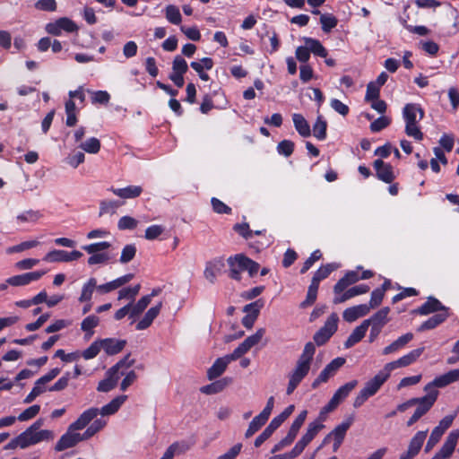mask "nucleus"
Wrapping results in <instances>:
<instances>
[{
	"instance_id": "1",
	"label": "nucleus",
	"mask_w": 459,
	"mask_h": 459,
	"mask_svg": "<svg viewBox=\"0 0 459 459\" xmlns=\"http://www.w3.org/2000/svg\"><path fill=\"white\" fill-rule=\"evenodd\" d=\"M316 352V347L312 342L306 343L302 353L298 358L294 368L288 374V385L286 393L291 394L302 380L308 375Z\"/></svg>"
},
{
	"instance_id": "2",
	"label": "nucleus",
	"mask_w": 459,
	"mask_h": 459,
	"mask_svg": "<svg viewBox=\"0 0 459 459\" xmlns=\"http://www.w3.org/2000/svg\"><path fill=\"white\" fill-rule=\"evenodd\" d=\"M55 437L53 431L48 429L32 430L27 429L22 432L15 438L12 439L6 446L5 449H15L20 447L22 449L27 448L30 446L37 445L43 441H51Z\"/></svg>"
},
{
	"instance_id": "3",
	"label": "nucleus",
	"mask_w": 459,
	"mask_h": 459,
	"mask_svg": "<svg viewBox=\"0 0 459 459\" xmlns=\"http://www.w3.org/2000/svg\"><path fill=\"white\" fill-rule=\"evenodd\" d=\"M424 111L419 104L409 103L403 107V117L405 121V134L416 141L423 139L419 122L423 118Z\"/></svg>"
},
{
	"instance_id": "4",
	"label": "nucleus",
	"mask_w": 459,
	"mask_h": 459,
	"mask_svg": "<svg viewBox=\"0 0 459 459\" xmlns=\"http://www.w3.org/2000/svg\"><path fill=\"white\" fill-rule=\"evenodd\" d=\"M390 374L383 368L373 378L368 380L365 386L355 397L353 406L359 408L371 396L375 395L384 383L389 378Z\"/></svg>"
},
{
	"instance_id": "5",
	"label": "nucleus",
	"mask_w": 459,
	"mask_h": 459,
	"mask_svg": "<svg viewBox=\"0 0 459 459\" xmlns=\"http://www.w3.org/2000/svg\"><path fill=\"white\" fill-rule=\"evenodd\" d=\"M111 247L108 241H101L82 246V248L91 255L88 258V264H106L110 260V255L106 250Z\"/></svg>"
},
{
	"instance_id": "6",
	"label": "nucleus",
	"mask_w": 459,
	"mask_h": 459,
	"mask_svg": "<svg viewBox=\"0 0 459 459\" xmlns=\"http://www.w3.org/2000/svg\"><path fill=\"white\" fill-rule=\"evenodd\" d=\"M353 417L350 416L341 424L337 425L323 440V445L327 444L330 440H333V451L337 452L342 446L346 433L350 427L353 423Z\"/></svg>"
},
{
	"instance_id": "7",
	"label": "nucleus",
	"mask_w": 459,
	"mask_h": 459,
	"mask_svg": "<svg viewBox=\"0 0 459 459\" xmlns=\"http://www.w3.org/2000/svg\"><path fill=\"white\" fill-rule=\"evenodd\" d=\"M339 317L337 314L333 313L322 326L314 335V341L317 345L325 344L330 337L336 332L338 326Z\"/></svg>"
},
{
	"instance_id": "8",
	"label": "nucleus",
	"mask_w": 459,
	"mask_h": 459,
	"mask_svg": "<svg viewBox=\"0 0 459 459\" xmlns=\"http://www.w3.org/2000/svg\"><path fill=\"white\" fill-rule=\"evenodd\" d=\"M77 24L67 17H62L55 22L47 23L45 30L48 34L54 36L61 35L62 31L76 32L78 30Z\"/></svg>"
},
{
	"instance_id": "9",
	"label": "nucleus",
	"mask_w": 459,
	"mask_h": 459,
	"mask_svg": "<svg viewBox=\"0 0 459 459\" xmlns=\"http://www.w3.org/2000/svg\"><path fill=\"white\" fill-rule=\"evenodd\" d=\"M423 351V347L412 350L398 359L386 363L384 368L389 374H391V372L396 368H405L413 364L421 356Z\"/></svg>"
},
{
	"instance_id": "10",
	"label": "nucleus",
	"mask_w": 459,
	"mask_h": 459,
	"mask_svg": "<svg viewBox=\"0 0 459 459\" xmlns=\"http://www.w3.org/2000/svg\"><path fill=\"white\" fill-rule=\"evenodd\" d=\"M459 439V429L452 430L446 438L441 448L431 459H449L455 451Z\"/></svg>"
},
{
	"instance_id": "11",
	"label": "nucleus",
	"mask_w": 459,
	"mask_h": 459,
	"mask_svg": "<svg viewBox=\"0 0 459 459\" xmlns=\"http://www.w3.org/2000/svg\"><path fill=\"white\" fill-rule=\"evenodd\" d=\"M428 429L418 431L410 440L408 449L399 459H413L420 451L427 437Z\"/></svg>"
},
{
	"instance_id": "12",
	"label": "nucleus",
	"mask_w": 459,
	"mask_h": 459,
	"mask_svg": "<svg viewBox=\"0 0 459 459\" xmlns=\"http://www.w3.org/2000/svg\"><path fill=\"white\" fill-rule=\"evenodd\" d=\"M82 253L78 250L67 252L65 250L55 249L46 254L43 260L48 263H61L78 260Z\"/></svg>"
},
{
	"instance_id": "13",
	"label": "nucleus",
	"mask_w": 459,
	"mask_h": 459,
	"mask_svg": "<svg viewBox=\"0 0 459 459\" xmlns=\"http://www.w3.org/2000/svg\"><path fill=\"white\" fill-rule=\"evenodd\" d=\"M459 380V369H453L448 371L446 374H443L439 377H437L433 381L429 383L424 390L425 391H430V390H436L435 388H442L445 387L454 382H456Z\"/></svg>"
},
{
	"instance_id": "14",
	"label": "nucleus",
	"mask_w": 459,
	"mask_h": 459,
	"mask_svg": "<svg viewBox=\"0 0 459 459\" xmlns=\"http://www.w3.org/2000/svg\"><path fill=\"white\" fill-rule=\"evenodd\" d=\"M75 429L68 428L67 431L60 437L55 446V450L57 452L64 451L67 448L74 447L80 441H83L80 433H76Z\"/></svg>"
},
{
	"instance_id": "15",
	"label": "nucleus",
	"mask_w": 459,
	"mask_h": 459,
	"mask_svg": "<svg viewBox=\"0 0 459 459\" xmlns=\"http://www.w3.org/2000/svg\"><path fill=\"white\" fill-rule=\"evenodd\" d=\"M427 394L420 398H415L417 401V409L415 410V413L421 418L425 415L434 405L437 401L438 392L437 390L426 391Z\"/></svg>"
},
{
	"instance_id": "16",
	"label": "nucleus",
	"mask_w": 459,
	"mask_h": 459,
	"mask_svg": "<svg viewBox=\"0 0 459 459\" xmlns=\"http://www.w3.org/2000/svg\"><path fill=\"white\" fill-rule=\"evenodd\" d=\"M324 428V425L319 421H313L308 424L306 433L302 436L299 441L295 445L296 449L299 454L303 452L305 447L314 439L318 432Z\"/></svg>"
},
{
	"instance_id": "17",
	"label": "nucleus",
	"mask_w": 459,
	"mask_h": 459,
	"mask_svg": "<svg viewBox=\"0 0 459 459\" xmlns=\"http://www.w3.org/2000/svg\"><path fill=\"white\" fill-rule=\"evenodd\" d=\"M263 307L262 300L258 299L253 303L247 304L244 307L243 311L247 315L242 318V325L250 329L253 327L255 320L258 317L260 309Z\"/></svg>"
},
{
	"instance_id": "18",
	"label": "nucleus",
	"mask_w": 459,
	"mask_h": 459,
	"mask_svg": "<svg viewBox=\"0 0 459 459\" xmlns=\"http://www.w3.org/2000/svg\"><path fill=\"white\" fill-rule=\"evenodd\" d=\"M45 273V271L26 273L8 278L7 282L12 286H24L39 280Z\"/></svg>"
},
{
	"instance_id": "19",
	"label": "nucleus",
	"mask_w": 459,
	"mask_h": 459,
	"mask_svg": "<svg viewBox=\"0 0 459 459\" xmlns=\"http://www.w3.org/2000/svg\"><path fill=\"white\" fill-rule=\"evenodd\" d=\"M243 260H246V256L241 254L230 256L228 259L230 278L237 281L240 280L241 273L246 271V261Z\"/></svg>"
},
{
	"instance_id": "20",
	"label": "nucleus",
	"mask_w": 459,
	"mask_h": 459,
	"mask_svg": "<svg viewBox=\"0 0 459 459\" xmlns=\"http://www.w3.org/2000/svg\"><path fill=\"white\" fill-rule=\"evenodd\" d=\"M373 167L377 171V177L383 182L391 183L394 179L395 176L392 165L378 159L374 161Z\"/></svg>"
},
{
	"instance_id": "21",
	"label": "nucleus",
	"mask_w": 459,
	"mask_h": 459,
	"mask_svg": "<svg viewBox=\"0 0 459 459\" xmlns=\"http://www.w3.org/2000/svg\"><path fill=\"white\" fill-rule=\"evenodd\" d=\"M390 308L385 307L376 312L370 318L365 319L364 325L368 328L369 326L383 329V327L389 322L388 314Z\"/></svg>"
},
{
	"instance_id": "22",
	"label": "nucleus",
	"mask_w": 459,
	"mask_h": 459,
	"mask_svg": "<svg viewBox=\"0 0 459 459\" xmlns=\"http://www.w3.org/2000/svg\"><path fill=\"white\" fill-rule=\"evenodd\" d=\"M369 312L370 307H368L367 304H360L346 308L342 313V317L346 322L352 323L358 318L367 316Z\"/></svg>"
},
{
	"instance_id": "23",
	"label": "nucleus",
	"mask_w": 459,
	"mask_h": 459,
	"mask_svg": "<svg viewBox=\"0 0 459 459\" xmlns=\"http://www.w3.org/2000/svg\"><path fill=\"white\" fill-rule=\"evenodd\" d=\"M99 414V409L90 408L84 411L79 418L70 425L71 429L80 430L84 429Z\"/></svg>"
},
{
	"instance_id": "24",
	"label": "nucleus",
	"mask_w": 459,
	"mask_h": 459,
	"mask_svg": "<svg viewBox=\"0 0 459 459\" xmlns=\"http://www.w3.org/2000/svg\"><path fill=\"white\" fill-rule=\"evenodd\" d=\"M101 349L105 351L108 355H115L120 352L126 346V342L125 340H119L115 338L101 339Z\"/></svg>"
},
{
	"instance_id": "25",
	"label": "nucleus",
	"mask_w": 459,
	"mask_h": 459,
	"mask_svg": "<svg viewBox=\"0 0 459 459\" xmlns=\"http://www.w3.org/2000/svg\"><path fill=\"white\" fill-rule=\"evenodd\" d=\"M162 307V303L159 302L156 306L152 307L144 314L143 317L137 323L136 329L141 331L147 329L158 316Z\"/></svg>"
},
{
	"instance_id": "26",
	"label": "nucleus",
	"mask_w": 459,
	"mask_h": 459,
	"mask_svg": "<svg viewBox=\"0 0 459 459\" xmlns=\"http://www.w3.org/2000/svg\"><path fill=\"white\" fill-rule=\"evenodd\" d=\"M115 195L123 199H134L141 195L143 187L141 186H127L123 188L110 187L109 189Z\"/></svg>"
},
{
	"instance_id": "27",
	"label": "nucleus",
	"mask_w": 459,
	"mask_h": 459,
	"mask_svg": "<svg viewBox=\"0 0 459 459\" xmlns=\"http://www.w3.org/2000/svg\"><path fill=\"white\" fill-rule=\"evenodd\" d=\"M230 363V362L225 356L218 358L214 361L212 366L210 368H208V370H207L208 379L213 380V379L221 377L224 373V371L226 370V368Z\"/></svg>"
},
{
	"instance_id": "28",
	"label": "nucleus",
	"mask_w": 459,
	"mask_h": 459,
	"mask_svg": "<svg viewBox=\"0 0 459 459\" xmlns=\"http://www.w3.org/2000/svg\"><path fill=\"white\" fill-rule=\"evenodd\" d=\"M224 267L222 259L217 258L206 264L204 276L210 281L213 282L216 277L221 273Z\"/></svg>"
},
{
	"instance_id": "29",
	"label": "nucleus",
	"mask_w": 459,
	"mask_h": 459,
	"mask_svg": "<svg viewBox=\"0 0 459 459\" xmlns=\"http://www.w3.org/2000/svg\"><path fill=\"white\" fill-rule=\"evenodd\" d=\"M359 280V275L356 271H349L336 282L333 287V292H342L350 285L357 282Z\"/></svg>"
},
{
	"instance_id": "30",
	"label": "nucleus",
	"mask_w": 459,
	"mask_h": 459,
	"mask_svg": "<svg viewBox=\"0 0 459 459\" xmlns=\"http://www.w3.org/2000/svg\"><path fill=\"white\" fill-rule=\"evenodd\" d=\"M437 311H446V307L435 298H429L428 300L416 309L420 315H429Z\"/></svg>"
},
{
	"instance_id": "31",
	"label": "nucleus",
	"mask_w": 459,
	"mask_h": 459,
	"mask_svg": "<svg viewBox=\"0 0 459 459\" xmlns=\"http://www.w3.org/2000/svg\"><path fill=\"white\" fill-rule=\"evenodd\" d=\"M232 379L230 377H223L214 382L203 386V393L206 394H214L222 392L229 385H230Z\"/></svg>"
},
{
	"instance_id": "32",
	"label": "nucleus",
	"mask_w": 459,
	"mask_h": 459,
	"mask_svg": "<svg viewBox=\"0 0 459 459\" xmlns=\"http://www.w3.org/2000/svg\"><path fill=\"white\" fill-rule=\"evenodd\" d=\"M118 379L119 374L117 372L111 373L110 368L107 372V377L99 383L97 390L104 393L109 392L117 385Z\"/></svg>"
},
{
	"instance_id": "33",
	"label": "nucleus",
	"mask_w": 459,
	"mask_h": 459,
	"mask_svg": "<svg viewBox=\"0 0 459 459\" xmlns=\"http://www.w3.org/2000/svg\"><path fill=\"white\" fill-rule=\"evenodd\" d=\"M368 329V328L364 325V322H362L359 325H358L352 331V333L347 338V340L344 342V347L346 349H349V348L354 346L359 342H360L363 339V337L365 336Z\"/></svg>"
},
{
	"instance_id": "34",
	"label": "nucleus",
	"mask_w": 459,
	"mask_h": 459,
	"mask_svg": "<svg viewBox=\"0 0 459 459\" xmlns=\"http://www.w3.org/2000/svg\"><path fill=\"white\" fill-rule=\"evenodd\" d=\"M100 324L99 316L90 315L86 316L81 323V330L85 333V339H90L94 334L93 329Z\"/></svg>"
},
{
	"instance_id": "35",
	"label": "nucleus",
	"mask_w": 459,
	"mask_h": 459,
	"mask_svg": "<svg viewBox=\"0 0 459 459\" xmlns=\"http://www.w3.org/2000/svg\"><path fill=\"white\" fill-rule=\"evenodd\" d=\"M126 395H120L114 398L110 403L99 410V413H100L102 416H108L116 413L121 405L126 402Z\"/></svg>"
},
{
	"instance_id": "36",
	"label": "nucleus",
	"mask_w": 459,
	"mask_h": 459,
	"mask_svg": "<svg viewBox=\"0 0 459 459\" xmlns=\"http://www.w3.org/2000/svg\"><path fill=\"white\" fill-rule=\"evenodd\" d=\"M292 120L295 126V129L298 133L303 137H308L311 134V129L305 119V117L301 114L295 113L292 115Z\"/></svg>"
},
{
	"instance_id": "37",
	"label": "nucleus",
	"mask_w": 459,
	"mask_h": 459,
	"mask_svg": "<svg viewBox=\"0 0 459 459\" xmlns=\"http://www.w3.org/2000/svg\"><path fill=\"white\" fill-rule=\"evenodd\" d=\"M42 213L37 210H27L19 213L15 220L18 225L24 223H36L39 219L42 218Z\"/></svg>"
},
{
	"instance_id": "38",
	"label": "nucleus",
	"mask_w": 459,
	"mask_h": 459,
	"mask_svg": "<svg viewBox=\"0 0 459 459\" xmlns=\"http://www.w3.org/2000/svg\"><path fill=\"white\" fill-rule=\"evenodd\" d=\"M97 280L90 278L82 287L81 295L78 298L79 302H89L91 300L92 294L97 290Z\"/></svg>"
},
{
	"instance_id": "39",
	"label": "nucleus",
	"mask_w": 459,
	"mask_h": 459,
	"mask_svg": "<svg viewBox=\"0 0 459 459\" xmlns=\"http://www.w3.org/2000/svg\"><path fill=\"white\" fill-rule=\"evenodd\" d=\"M358 381L351 380L345 385H342L337 391L333 394V399L337 402V403H341L349 394L357 386Z\"/></svg>"
},
{
	"instance_id": "40",
	"label": "nucleus",
	"mask_w": 459,
	"mask_h": 459,
	"mask_svg": "<svg viewBox=\"0 0 459 459\" xmlns=\"http://www.w3.org/2000/svg\"><path fill=\"white\" fill-rule=\"evenodd\" d=\"M448 316L446 311L436 314L426 320L419 328V331L430 330L443 323Z\"/></svg>"
},
{
	"instance_id": "41",
	"label": "nucleus",
	"mask_w": 459,
	"mask_h": 459,
	"mask_svg": "<svg viewBox=\"0 0 459 459\" xmlns=\"http://www.w3.org/2000/svg\"><path fill=\"white\" fill-rule=\"evenodd\" d=\"M337 268L336 265L333 264H327L325 265L321 266L314 274L311 282L319 286V283L322 280L327 278L329 274Z\"/></svg>"
},
{
	"instance_id": "42",
	"label": "nucleus",
	"mask_w": 459,
	"mask_h": 459,
	"mask_svg": "<svg viewBox=\"0 0 459 459\" xmlns=\"http://www.w3.org/2000/svg\"><path fill=\"white\" fill-rule=\"evenodd\" d=\"M304 40L306 45L308 46L310 52L313 54L321 57L327 56V50L319 40L311 38H305Z\"/></svg>"
},
{
	"instance_id": "43",
	"label": "nucleus",
	"mask_w": 459,
	"mask_h": 459,
	"mask_svg": "<svg viewBox=\"0 0 459 459\" xmlns=\"http://www.w3.org/2000/svg\"><path fill=\"white\" fill-rule=\"evenodd\" d=\"M268 420L262 416L260 413L256 415L249 423L248 429L246 431L245 437L247 438L252 437L257 432Z\"/></svg>"
},
{
	"instance_id": "44",
	"label": "nucleus",
	"mask_w": 459,
	"mask_h": 459,
	"mask_svg": "<svg viewBox=\"0 0 459 459\" xmlns=\"http://www.w3.org/2000/svg\"><path fill=\"white\" fill-rule=\"evenodd\" d=\"M327 123L322 116H318L313 126V134L318 140H325L326 137Z\"/></svg>"
},
{
	"instance_id": "45",
	"label": "nucleus",
	"mask_w": 459,
	"mask_h": 459,
	"mask_svg": "<svg viewBox=\"0 0 459 459\" xmlns=\"http://www.w3.org/2000/svg\"><path fill=\"white\" fill-rule=\"evenodd\" d=\"M133 303V301L131 302ZM150 304V297H142L135 304H132L130 307V317L134 318L141 315Z\"/></svg>"
},
{
	"instance_id": "46",
	"label": "nucleus",
	"mask_w": 459,
	"mask_h": 459,
	"mask_svg": "<svg viewBox=\"0 0 459 459\" xmlns=\"http://www.w3.org/2000/svg\"><path fill=\"white\" fill-rule=\"evenodd\" d=\"M106 420L102 419L95 420L84 431L83 434H81L82 440H87L92 436H94L97 432L102 429L106 426Z\"/></svg>"
},
{
	"instance_id": "47",
	"label": "nucleus",
	"mask_w": 459,
	"mask_h": 459,
	"mask_svg": "<svg viewBox=\"0 0 459 459\" xmlns=\"http://www.w3.org/2000/svg\"><path fill=\"white\" fill-rule=\"evenodd\" d=\"M141 290V285L136 284L133 287L123 288L118 291L117 299H129L132 301L134 300L135 297L138 295Z\"/></svg>"
},
{
	"instance_id": "48",
	"label": "nucleus",
	"mask_w": 459,
	"mask_h": 459,
	"mask_svg": "<svg viewBox=\"0 0 459 459\" xmlns=\"http://www.w3.org/2000/svg\"><path fill=\"white\" fill-rule=\"evenodd\" d=\"M79 147L88 153L96 154L100 150V142L96 137H91L82 142Z\"/></svg>"
},
{
	"instance_id": "49",
	"label": "nucleus",
	"mask_w": 459,
	"mask_h": 459,
	"mask_svg": "<svg viewBox=\"0 0 459 459\" xmlns=\"http://www.w3.org/2000/svg\"><path fill=\"white\" fill-rule=\"evenodd\" d=\"M166 19L172 24H179L182 17L178 7L173 4H169L165 9Z\"/></svg>"
},
{
	"instance_id": "50",
	"label": "nucleus",
	"mask_w": 459,
	"mask_h": 459,
	"mask_svg": "<svg viewBox=\"0 0 459 459\" xmlns=\"http://www.w3.org/2000/svg\"><path fill=\"white\" fill-rule=\"evenodd\" d=\"M121 204L116 200H103L100 204V215L114 213Z\"/></svg>"
},
{
	"instance_id": "51",
	"label": "nucleus",
	"mask_w": 459,
	"mask_h": 459,
	"mask_svg": "<svg viewBox=\"0 0 459 459\" xmlns=\"http://www.w3.org/2000/svg\"><path fill=\"white\" fill-rule=\"evenodd\" d=\"M264 333H265V329L259 328L256 330V332L254 334L246 338L243 342L246 345V347L247 348V350L249 351L252 347H254L255 345L261 342V340L263 339Z\"/></svg>"
},
{
	"instance_id": "52",
	"label": "nucleus",
	"mask_w": 459,
	"mask_h": 459,
	"mask_svg": "<svg viewBox=\"0 0 459 459\" xmlns=\"http://www.w3.org/2000/svg\"><path fill=\"white\" fill-rule=\"evenodd\" d=\"M443 435L444 433H442L439 429L434 428L425 446V452L429 453L434 448V446L439 442Z\"/></svg>"
},
{
	"instance_id": "53",
	"label": "nucleus",
	"mask_w": 459,
	"mask_h": 459,
	"mask_svg": "<svg viewBox=\"0 0 459 459\" xmlns=\"http://www.w3.org/2000/svg\"><path fill=\"white\" fill-rule=\"evenodd\" d=\"M136 254V247L133 244L126 245L121 252L119 262L127 264L134 259Z\"/></svg>"
},
{
	"instance_id": "54",
	"label": "nucleus",
	"mask_w": 459,
	"mask_h": 459,
	"mask_svg": "<svg viewBox=\"0 0 459 459\" xmlns=\"http://www.w3.org/2000/svg\"><path fill=\"white\" fill-rule=\"evenodd\" d=\"M101 350L100 340L94 341L86 350L83 351L82 356L85 359H91L95 358Z\"/></svg>"
},
{
	"instance_id": "55",
	"label": "nucleus",
	"mask_w": 459,
	"mask_h": 459,
	"mask_svg": "<svg viewBox=\"0 0 459 459\" xmlns=\"http://www.w3.org/2000/svg\"><path fill=\"white\" fill-rule=\"evenodd\" d=\"M318 288H319V286H317L312 282L310 283L308 290H307L306 299L300 304L301 307H307L314 304V302L316 301V297H317Z\"/></svg>"
},
{
	"instance_id": "56",
	"label": "nucleus",
	"mask_w": 459,
	"mask_h": 459,
	"mask_svg": "<svg viewBox=\"0 0 459 459\" xmlns=\"http://www.w3.org/2000/svg\"><path fill=\"white\" fill-rule=\"evenodd\" d=\"M345 359L342 357L335 358L329 364L325 367V371L329 375V377H333L338 371L340 368H342L345 363Z\"/></svg>"
},
{
	"instance_id": "57",
	"label": "nucleus",
	"mask_w": 459,
	"mask_h": 459,
	"mask_svg": "<svg viewBox=\"0 0 459 459\" xmlns=\"http://www.w3.org/2000/svg\"><path fill=\"white\" fill-rule=\"evenodd\" d=\"M138 221L131 216H123L117 222V227L121 230H134L137 227Z\"/></svg>"
},
{
	"instance_id": "58",
	"label": "nucleus",
	"mask_w": 459,
	"mask_h": 459,
	"mask_svg": "<svg viewBox=\"0 0 459 459\" xmlns=\"http://www.w3.org/2000/svg\"><path fill=\"white\" fill-rule=\"evenodd\" d=\"M40 411V406L38 404H34L26 410H24L22 413L19 414L17 420L20 421H26L32 418H34Z\"/></svg>"
},
{
	"instance_id": "59",
	"label": "nucleus",
	"mask_w": 459,
	"mask_h": 459,
	"mask_svg": "<svg viewBox=\"0 0 459 459\" xmlns=\"http://www.w3.org/2000/svg\"><path fill=\"white\" fill-rule=\"evenodd\" d=\"M384 296L385 290L376 289L371 292L369 303L367 304L368 307H370V310L372 308L377 307L382 303Z\"/></svg>"
},
{
	"instance_id": "60",
	"label": "nucleus",
	"mask_w": 459,
	"mask_h": 459,
	"mask_svg": "<svg viewBox=\"0 0 459 459\" xmlns=\"http://www.w3.org/2000/svg\"><path fill=\"white\" fill-rule=\"evenodd\" d=\"M320 22L324 31L328 32L337 25V19L329 14H323L320 17Z\"/></svg>"
},
{
	"instance_id": "61",
	"label": "nucleus",
	"mask_w": 459,
	"mask_h": 459,
	"mask_svg": "<svg viewBox=\"0 0 459 459\" xmlns=\"http://www.w3.org/2000/svg\"><path fill=\"white\" fill-rule=\"evenodd\" d=\"M294 150V143L290 140H283L277 145V151L280 154L289 157L292 154Z\"/></svg>"
},
{
	"instance_id": "62",
	"label": "nucleus",
	"mask_w": 459,
	"mask_h": 459,
	"mask_svg": "<svg viewBox=\"0 0 459 459\" xmlns=\"http://www.w3.org/2000/svg\"><path fill=\"white\" fill-rule=\"evenodd\" d=\"M391 123V119L387 117H380L370 124V130L374 133L379 132L387 127Z\"/></svg>"
},
{
	"instance_id": "63",
	"label": "nucleus",
	"mask_w": 459,
	"mask_h": 459,
	"mask_svg": "<svg viewBox=\"0 0 459 459\" xmlns=\"http://www.w3.org/2000/svg\"><path fill=\"white\" fill-rule=\"evenodd\" d=\"M212 210L219 214H230L231 212V208L226 205L221 200L213 197L212 198Z\"/></svg>"
},
{
	"instance_id": "64",
	"label": "nucleus",
	"mask_w": 459,
	"mask_h": 459,
	"mask_svg": "<svg viewBox=\"0 0 459 459\" xmlns=\"http://www.w3.org/2000/svg\"><path fill=\"white\" fill-rule=\"evenodd\" d=\"M379 92H380V87H378V85H377L375 82H370L367 85L365 100L367 101L377 100L379 97Z\"/></svg>"
}]
</instances>
